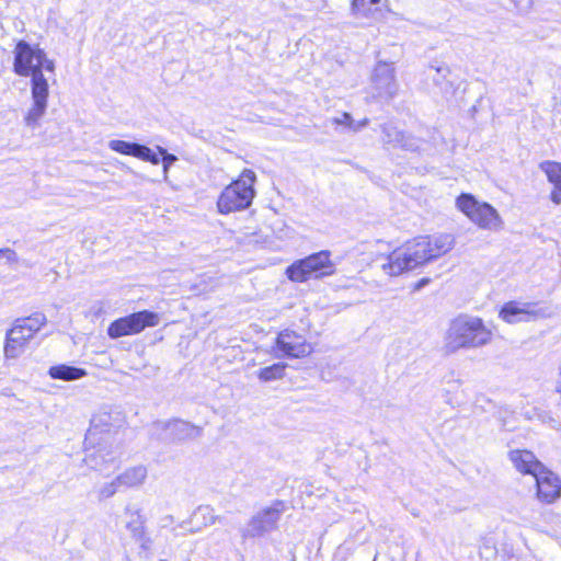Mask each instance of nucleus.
<instances>
[{"label": "nucleus", "instance_id": "obj_1", "mask_svg": "<svg viewBox=\"0 0 561 561\" xmlns=\"http://www.w3.org/2000/svg\"><path fill=\"white\" fill-rule=\"evenodd\" d=\"M455 245L456 239L451 233L415 236L394 248L380 268L386 275L398 277L446 255Z\"/></svg>", "mask_w": 561, "mask_h": 561}, {"label": "nucleus", "instance_id": "obj_2", "mask_svg": "<svg viewBox=\"0 0 561 561\" xmlns=\"http://www.w3.org/2000/svg\"><path fill=\"white\" fill-rule=\"evenodd\" d=\"M493 340V331L483 319L461 313L454 318L444 335V348L447 353L459 350L479 348Z\"/></svg>", "mask_w": 561, "mask_h": 561}, {"label": "nucleus", "instance_id": "obj_3", "mask_svg": "<svg viewBox=\"0 0 561 561\" xmlns=\"http://www.w3.org/2000/svg\"><path fill=\"white\" fill-rule=\"evenodd\" d=\"M13 71L31 78V87L49 85L56 65L37 44L19 41L13 49Z\"/></svg>", "mask_w": 561, "mask_h": 561}, {"label": "nucleus", "instance_id": "obj_4", "mask_svg": "<svg viewBox=\"0 0 561 561\" xmlns=\"http://www.w3.org/2000/svg\"><path fill=\"white\" fill-rule=\"evenodd\" d=\"M255 172L244 169L236 181L221 191L217 199L218 213L229 215L249 208L255 197Z\"/></svg>", "mask_w": 561, "mask_h": 561}, {"label": "nucleus", "instance_id": "obj_5", "mask_svg": "<svg viewBox=\"0 0 561 561\" xmlns=\"http://www.w3.org/2000/svg\"><path fill=\"white\" fill-rule=\"evenodd\" d=\"M455 206L471 224L481 230L500 231L504 227V220L499 210L472 194H460L455 201Z\"/></svg>", "mask_w": 561, "mask_h": 561}, {"label": "nucleus", "instance_id": "obj_6", "mask_svg": "<svg viewBox=\"0 0 561 561\" xmlns=\"http://www.w3.org/2000/svg\"><path fill=\"white\" fill-rule=\"evenodd\" d=\"M335 272L336 266L331 259V252L322 250L294 261L285 270V275L290 282L305 283L309 279H321L332 276Z\"/></svg>", "mask_w": 561, "mask_h": 561}, {"label": "nucleus", "instance_id": "obj_7", "mask_svg": "<svg viewBox=\"0 0 561 561\" xmlns=\"http://www.w3.org/2000/svg\"><path fill=\"white\" fill-rule=\"evenodd\" d=\"M398 92L393 64L378 62L370 76L368 93L379 102L390 101Z\"/></svg>", "mask_w": 561, "mask_h": 561}, {"label": "nucleus", "instance_id": "obj_8", "mask_svg": "<svg viewBox=\"0 0 561 561\" xmlns=\"http://www.w3.org/2000/svg\"><path fill=\"white\" fill-rule=\"evenodd\" d=\"M160 322V316L151 311H140L113 321L107 328L111 339L138 334L148 327H156Z\"/></svg>", "mask_w": 561, "mask_h": 561}, {"label": "nucleus", "instance_id": "obj_9", "mask_svg": "<svg viewBox=\"0 0 561 561\" xmlns=\"http://www.w3.org/2000/svg\"><path fill=\"white\" fill-rule=\"evenodd\" d=\"M551 316L549 307L536 302H506L500 310L499 317L508 324L543 319Z\"/></svg>", "mask_w": 561, "mask_h": 561}, {"label": "nucleus", "instance_id": "obj_10", "mask_svg": "<svg viewBox=\"0 0 561 561\" xmlns=\"http://www.w3.org/2000/svg\"><path fill=\"white\" fill-rule=\"evenodd\" d=\"M49 85L31 87L32 103L23 116V123L27 128L35 129L39 126L48 107Z\"/></svg>", "mask_w": 561, "mask_h": 561}, {"label": "nucleus", "instance_id": "obj_11", "mask_svg": "<svg viewBox=\"0 0 561 561\" xmlns=\"http://www.w3.org/2000/svg\"><path fill=\"white\" fill-rule=\"evenodd\" d=\"M276 345L285 355L295 358L306 357L312 352V346L306 339L291 330L280 332Z\"/></svg>", "mask_w": 561, "mask_h": 561}, {"label": "nucleus", "instance_id": "obj_12", "mask_svg": "<svg viewBox=\"0 0 561 561\" xmlns=\"http://www.w3.org/2000/svg\"><path fill=\"white\" fill-rule=\"evenodd\" d=\"M107 146L114 152H117V153H121L124 156H131L141 161L149 162L153 165H157L160 163V159H159L158 154L156 153V151L147 146L122 140V139H112L108 141Z\"/></svg>", "mask_w": 561, "mask_h": 561}, {"label": "nucleus", "instance_id": "obj_13", "mask_svg": "<svg viewBox=\"0 0 561 561\" xmlns=\"http://www.w3.org/2000/svg\"><path fill=\"white\" fill-rule=\"evenodd\" d=\"M537 485V497L541 502L552 503L561 495V481L545 467L534 477Z\"/></svg>", "mask_w": 561, "mask_h": 561}, {"label": "nucleus", "instance_id": "obj_14", "mask_svg": "<svg viewBox=\"0 0 561 561\" xmlns=\"http://www.w3.org/2000/svg\"><path fill=\"white\" fill-rule=\"evenodd\" d=\"M279 518V513L275 508H264L257 512L248 523L244 529V536L257 537L272 530Z\"/></svg>", "mask_w": 561, "mask_h": 561}, {"label": "nucleus", "instance_id": "obj_15", "mask_svg": "<svg viewBox=\"0 0 561 561\" xmlns=\"http://www.w3.org/2000/svg\"><path fill=\"white\" fill-rule=\"evenodd\" d=\"M389 0H352L350 11L357 20L377 21L388 8Z\"/></svg>", "mask_w": 561, "mask_h": 561}, {"label": "nucleus", "instance_id": "obj_16", "mask_svg": "<svg viewBox=\"0 0 561 561\" xmlns=\"http://www.w3.org/2000/svg\"><path fill=\"white\" fill-rule=\"evenodd\" d=\"M513 467L522 474H530L533 477L543 468V465L530 450L513 449L507 454Z\"/></svg>", "mask_w": 561, "mask_h": 561}, {"label": "nucleus", "instance_id": "obj_17", "mask_svg": "<svg viewBox=\"0 0 561 561\" xmlns=\"http://www.w3.org/2000/svg\"><path fill=\"white\" fill-rule=\"evenodd\" d=\"M118 451L112 446L101 445L85 456V462L93 469L106 471L116 468Z\"/></svg>", "mask_w": 561, "mask_h": 561}, {"label": "nucleus", "instance_id": "obj_18", "mask_svg": "<svg viewBox=\"0 0 561 561\" xmlns=\"http://www.w3.org/2000/svg\"><path fill=\"white\" fill-rule=\"evenodd\" d=\"M33 337L25 333L21 328H19L15 323L8 331L7 340L4 344V356L5 358H18L20 357L26 350L27 343Z\"/></svg>", "mask_w": 561, "mask_h": 561}, {"label": "nucleus", "instance_id": "obj_19", "mask_svg": "<svg viewBox=\"0 0 561 561\" xmlns=\"http://www.w3.org/2000/svg\"><path fill=\"white\" fill-rule=\"evenodd\" d=\"M48 376L51 379H60L64 381H75L87 376V371L82 368L69 366L66 364L54 365L48 369Z\"/></svg>", "mask_w": 561, "mask_h": 561}, {"label": "nucleus", "instance_id": "obj_20", "mask_svg": "<svg viewBox=\"0 0 561 561\" xmlns=\"http://www.w3.org/2000/svg\"><path fill=\"white\" fill-rule=\"evenodd\" d=\"M147 473L145 466L130 467L118 476V482L126 488L139 486L145 482Z\"/></svg>", "mask_w": 561, "mask_h": 561}, {"label": "nucleus", "instance_id": "obj_21", "mask_svg": "<svg viewBox=\"0 0 561 561\" xmlns=\"http://www.w3.org/2000/svg\"><path fill=\"white\" fill-rule=\"evenodd\" d=\"M47 319L44 313L36 312L30 317L16 320L15 324L32 337L46 324Z\"/></svg>", "mask_w": 561, "mask_h": 561}, {"label": "nucleus", "instance_id": "obj_22", "mask_svg": "<svg viewBox=\"0 0 561 561\" xmlns=\"http://www.w3.org/2000/svg\"><path fill=\"white\" fill-rule=\"evenodd\" d=\"M126 527L134 534H140L144 529L145 517L141 510L135 505L125 508Z\"/></svg>", "mask_w": 561, "mask_h": 561}, {"label": "nucleus", "instance_id": "obj_23", "mask_svg": "<svg viewBox=\"0 0 561 561\" xmlns=\"http://www.w3.org/2000/svg\"><path fill=\"white\" fill-rule=\"evenodd\" d=\"M539 169L543 172L547 181L552 186L561 188V162L554 160H545L539 163Z\"/></svg>", "mask_w": 561, "mask_h": 561}, {"label": "nucleus", "instance_id": "obj_24", "mask_svg": "<svg viewBox=\"0 0 561 561\" xmlns=\"http://www.w3.org/2000/svg\"><path fill=\"white\" fill-rule=\"evenodd\" d=\"M285 364L277 363L260 369L257 371V378L263 382L278 380L285 376Z\"/></svg>", "mask_w": 561, "mask_h": 561}, {"label": "nucleus", "instance_id": "obj_25", "mask_svg": "<svg viewBox=\"0 0 561 561\" xmlns=\"http://www.w3.org/2000/svg\"><path fill=\"white\" fill-rule=\"evenodd\" d=\"M158 157H162V171H163V179L164 181H168L169 179V170L171 165L178 160V158L169 153L164 148L157 146V152Z\"/></svg>", "mask_w": 561, "mask_h": 561}, {"label": "nucleus", "instance_id": "obj_26", "mask_svg": "<svg viewBox=\"0 0 561 561\" xmlns=\"http://www.w3.org/2000/svg\"><path fill=\"white\" fill-rule=\"evenodd\" d=\"M122 485H121V482H118V477H116L113 481L103 484L99 489L100 499L104 500V499H108V497L113 496L118 491V489Z\"/></svg>", "mask_w": 561, "mask_h": 561}, {"label": "nucleus", "instance_id": "obj_27", "mask_svg": "<svg viewBox=\"0 0 561 561\" xmlns=\"http://www.w3.org/2000/svg\"><path fill=\"white\" fill-rule=\"evenodd\" d=\"M353 117L350 113L344 112L341 115L332 118L333 125H342L345 126L347 129L350 128V124L352 123Z\"/></svg>", "mask_w": 561, "mask_h": 561}, {"label": "nucleus", "instance_id": "obj_28", "mask_svg": "<svg viewBox=\"0 0 561 561\" xmlns=\"http://www.w3.org/2000/svg\"><path fill=\"white\" fill-rule=\"evenodd\" d=\"M369 124V119L367 117L362 118L360 121H355L353 118L352 123L350 124V131L357 133L362 129H364Z\"/></svg>", "mask_w": 561, "mask_h": 561}, {"label": "nucleus", "instance_id": "obj_29", "mask_svg": "<svg viewBox=\"0 0 561 561\" xmlns=\"http://www.w3.org/2000/svg\"><path fill=\"white\" fill-rule=\"evenodd\" d=\"M549 197H550V201L554 205H560L561 204V188L553 186V188L550 192Z\"/></svg>", "mask_w": 561, "mask_h": 561}, {"label": "nucleus", "instance_id": "obj_30", "mask_svg": "<svg viewBox=\"0 0 561 561\" xmlns=\"http://www.w3.org/2000/svg\"><path fill=\"white\" fill-rule=\"evenodd\" d=\"M518 8H526L530 4V0H511Z\"/></svg>", "mask_w": 561, "mask_h": 561}, {"label": "nucleus", "instance_id": "obj_31", "mask_svg": "<svg viewBox=\"0 0 561 561\" xmlns=\"http://www.w3.org/2000/svg\"><path fill=\"white\" fill-rule=\"evenodd\" d=\"M387 137H388V138L386 139V141L391 142V141H392V139L390 138V135H389V134L387 135Z\"/></svg>", "mask_w": 561, "mask_h": 561}, {"label": "nucleus", "instance_id": "obj_32", "mask_svg": "<svg viewBox=\"0 0 561 561\" xmlns=\"http://www.w3.org/2000/svg\"><path fill=\"white\" fill-rule=\"evenodd\" d=\"M3 251H0V253H2Z\"/></svg>", "mask_w": 561, "mask_h": 561}]
</instances>
